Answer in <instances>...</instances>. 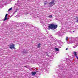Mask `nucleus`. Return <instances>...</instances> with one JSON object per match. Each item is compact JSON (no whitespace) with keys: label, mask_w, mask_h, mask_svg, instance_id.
<instances>
[{"label":"nucleus","mask_w":78,"mask_h":78,"mask_svg":"<svg viewBox=\"0 0 78 78\" xmlns=\"http://www.w3.org/2000/svg\"><path fill=\"white\" fill-rule=\"evenodd\" d=\"M76 22H77V23H78V17H76Z\"/></svg>","instance_id":"nucleus-9"},{"label":"nucleus","mask_w":78,"mask_h":78,"mask_svg":"<svg viewBox=\"0 0 78 78\" xmlns=\"http://www.w3.org/2000/svg\"><path fill=\"white\" fill-rule=\"evenodd\" d=\"M73 33H74V31H73Z\"/></svg>","instance_id":"nucleus-18"},{"label":"nucleus","mask_w":78,"mask_h":78,"mask_svg":"<svg viewBox=\"0 0 78 78\" xmlns=\"http://www.w3.org/2000/svg\"><path fill=\"white\" fill-rule=\"evenodd\" d=\"M41 45V44L40 43H39L38 44V45H37L38 48H40V47H40V45Z\"/></svg>","instance_id":"nucleus-6"},{"label":"nucleus","mask_w":78,"mask_h":78,"mask_svg":"<svg viewBox=\"0 0 78 78\" xmlns=\"http://www.w3.org/2000/svg\"><path fill=\"white\" fill-rule=\"evenodd\" d=\"M48 4L49 5H55V0L52 1L49 3Z\"/></svg>","instance_id":"nucleus-3"},{"label":"nucleus","mask_w":78,"mask_h":78,"mask_svg":"<svg viewBox=\"0 0 78 78\" xmlns=\"http://www.w3.org/2000/svg\"><path fill=\"white\" fill-rule=\"evenodd\" d=\"M10 46L9 47L10 48V49H12V48H15L14 47V46H15V45H14L13 43H11V44H10Z\"/></svg>","instance_id":"nucleus-2"},{"label":"nucleus","mask_w":78,"mask_h":78,"mask_svg":"<svg viewBox=\"0 0 78 78\" xmlns=\"http://www.w3.org/2000/svg\"><path fill=\"white\" fill-rule=\"evenodd\" d=\"M76 58L78 60V56H76Z\"/></svg>","instance_id":"nucleus-16"},{"label":"nucleus","mask_w":78,"mask_h":78,"mask_svg":"<svg viewBox=\"0 0 78 78\" xmlns=\"http://www.w3.org/2000/svg\"><path fill=\"white\" fill-rule=\"evenodd\" d=\"M68 39V37H66V40L67 41Z\"/></svg>","instance_id":"nucleus-14"},{"label":"nucleus","mask_w":78,"mask_h":78,"mask_svg":"<svg viewBox=\"0 0 78 78\" xmlns=\"http://www.w3.org/2000/svg\"><path fill=\"white\" fill-rule=\"evenodd\" d=\"M12 7L10 8L9 9V11H11V10H12Z\"/></svg>","instance_id":"nucleus-12"},{"label":"nucleus","mask_w":78,"mask_h":78,"mask_svg":"<svg viewBox=\"0 0 78 78\" xmlns=\"http://www.w3.org/2000/svg\"><path fill=\"white\" fill-rule=\"evenodd\" d=\"M31 73L33 75H35L36 74V72H32Z\"/></svg>","instance_id":"nucleus-4"},{"label":"nucleus","mask_w":78,"mask_h":78,"mask_svg":"<svg viewBox=\"0 0 78 78\" xmlns=\"http://www.w3.org/2000/svg\"><path fill=\"white\" fill-rule=\"evenodd\" d=\"M68 50V48H66V50Z\"/></svg>","instance_id":"nucleus-17"},{"label":"nucleus","mask_w":78,"mask_h":78,"mask_svg":"<svg viewBox=\"0 0 78 78\" xmlns=\"http://www.w3.org/2000/svg\"><path fill=\"white\" fill-rule=\"evenodd\" d=\"M7 16H8V14H6L5 15V17H7Z\"/></svg>","instance_id":"nucleus-13"},{"label":"nucleus","mask_w":78,"mask_h":78,"mask_svg":"<svg viewBox=\"0 0 78 78\" xmlns=\"http://www.w3.org/2000/svg\"><path fill=\"white\" fill-rule=\"evenodd\" d=\"M6 20H8V18H7V17H5V19H4L3 21H5Z\"/></svg>","instance_id":"nucleus-5"},{"label":"nucleus","mask_w":78,"mask_h":78,"mask_svg":"<svg viewBox=\"0 0 78 78\" xmlns=\"http://www.w3.org/2000/svg\"><path fill=\"white\" fill-rule=\"evenodd\" d=\"M55 49L56 51H59V49L57 48H55Z\"/></svg>","instance_id":"nucleus-10"},{"label":"nucleus","mask_w":78,"mask_h":78,"mask_svg":"<svg viewBox=\"0 0 78 78\" xmlns=\"http://www.w3.org/2000/svg\"><path fill=\"white\" fill-rule=\"evenodd\" d=\"M47 3H48V2H47V1L44 2V5H46L47 4Z\"/></svg>","instance_id":"nucleus-8"},{"label":"nucleus","mask_w":78,"mask_h":78,"mask_svg":"<svg viewBox=\"0 0 78 78\" xmlns=\"http://www.w3.org/2000/svg\"><path fill=\"white\" fill-rule=\"evenodd\" d=\"M73 53L74 54L75 56H76V57L77 56V55H77V54H76V52L75 51H74Z\"/></svg>","instance_id":"nucleus-7"},{"label":"nucleus","mask_w":78,"mask_h":78,"mask_svg":"<svg viewBox=\"0 0 78 78\" xmlns=\"http://www.w3.org/2000/svg\"><path fill=\"white\" fill-rule=\"evenodd\" d=\"M23 67H26V68H27V66H23Z\"/></svg>","instance_id":"nucleus-15"},{"label":"nucleus","mask_w":78,"mask_h":78,"mask_svg":"<svg viewBox=\"0 0 78 78\" xmlns=\"http://www.w3.org/2000/svg\"><path fill=\"white\" fill-rule=\"evenodd\" d=\"M52 17H53L52 15H50L48 16V17H49V18H51Z\"/></svg>","instance_id":"nucleus-11"},{"label":"nucleus","mask_w":78,"mask_h":78,"mask_svg":"<svg viewBox=\"0 0 78 78\" xmlns=\"http://www.w3.org/2000/svg\"><path fill=\"white\" fill-rule=\"evenodd\" d=\"M58 27V25L56 24L55 25L54 24H49V26H48V29L53 30V29H56Z\"/></svg>","instance_id":"nucleus-1"}]
</instances>
